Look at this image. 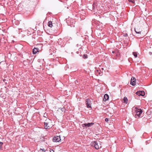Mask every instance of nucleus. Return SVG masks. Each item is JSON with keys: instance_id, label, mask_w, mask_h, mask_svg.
Segmentation results:
<instances>
[{"instance_id": "16", "label": "nucleus", "mask_w": 152, "mask_h": 152, "mask_svg": "<svg viewBox=\"0 0 152 152\" xmlns=\"http://www.w3.org/2000/svg\"><path fill=\"white\" fill-rule=\"evenodd\" d=\"M129 2H132L133 3H134L135 0H129Z\"/></svg>"}, {"instance_id": "9", "label": "nucleus", "mask_w": 152, "mask_h": 152, "mask_svg": "<svg viewBox=\"0 0 152 152\" xmlns=\"http://www.w3.org/2000/svg\"><path fill=\"white\" fill-rule=\"evenodd\" d=\"M109 96L107 94H105L103 100L104 101H106L109 99Z\"/></svg>"}, {"instance_id": "1", "label": "nucleus", "mask_w": 152, "mask_h": 152, "mask_svg": "<svg viewBox=\"0 0 152 152\" xmlns=\"http://www.w3.org/2000/svg\"><path fill=\"white\" fill-rule=\"evenodd\" d=\"M91 144L92 146L94 147L96 149L101 148L102 147L101 142L99 140L92 142Z\"/></svg>"}, {"instance_id": "2", "label": "nucleus", "mask_w": 152, "mask_h": 152, "mask_svg": "<svg viewBox=\"0 0 152 152\" xmlns=\"http://www.w3.org/2000/svg\"><path fill=\"white\" fill-rule=\"evenodd\" d=\"M133 109L135 111L136 113L135 115V118H139L140 117V115L142 112V110L134 107H133Z\"/></svg>"}, {"instance_id": "13", "label": "nucleus", "mask_w": 152, "mask_h": 152, "mask_svg": "<svg viewBox=\"0 0 152 152\" xmlns=\"http://www.w3.org/2000/svg\"><path fill=\"white\" fill-rule=\"evenodd\" d=\"M48 26L50 27H52L53 26L52 22L51 21H50L48 22Z\"/></svg>"}, {"instance_id": "19", "label": "nucleus", "mask_w": 152, "mask_h": 152, "mask_svg": "<svg viewBox=\"0 0 152 152\" xmlns=\"http://www.w3.org/2000/svg\"><path fill=\"white\" fill-rule=\"evenodd\" d=\"M3 144V143L0 142V146H1Z\"/></svg>"}, {"instance_id": "17", "label": "nucleus", "mask_w": 152, "mask_h": 152, "mask_svg": "<svg viewBox=\"0 0 152 152\" xmlns=\"http://www.w3.org/2000/svg\"><path fill=\"white\" fill-rule=\"evenodd\" d=\"M105 121L107 122V121H108L109 120H108V118H106L105 119Z\"/></svg>"}, {"instance_id": "8", "label": "nucleus", "mask_w": 152, "mask_h": 152, "mask_svg": "<svg viewBox=\"0 0 152 152\" xmlns=\"http://www.w3.org/2000/svg\"><path fill=\"white\" fill-rule=\"evenodd\" d=\"M136 94L137 95L139 96H143L145 95V93L143 91H138L136 93Z\"/></svg>"}, {"instance_id": "6", "label": "nucleus", "mask_w": 152, "mask_h": 152, "mask_svg": "<svg viewBox=\"0 0 152 152\" xmlns=\"http://www.w3.org/2000/svg\"><path fill=\"white\" fill-rule=\"evenodd\" d=\"M94 124V123H88V124H82V126L83 127H90L93 125Z\"/></svg>"}, {"instance_id": "11", "label": "nucleus", "mask_w": 152, "mask_h": 152, "mask_svg": "<svg viewBox=\"0 0 152 152\" xmlns=\"http://www.w3.org/2000/svg\"><path fill=\"white\" fill-rule=\"evenodd\" d=\"M48 124L47 123H44V127L45 129H48L50 128V126H48Z\"/></svg>"}, {"instance_id": "22", "label": "nucleus", "mask_w": 152, "mask_h": 152, "mask_svg": "<svg viewBox=\"0 0 152 152\" xmlns=\"http://www.w3.org/2000/svg\"><path fill=\"white\" fill-rule=\"evenodd\" d=\"M115 53V52H114V51H112V53Z\"/></svg>"}, {"instance_id": "21", "label": "nucleus", "mask_w": 152, "mask_h": 152, "mask_svg": "<svg viewBox=\"0 0 152 152\" xmlns=\"http://www.w3.org/2000/svg\"><path fill=\"white\" fill-rule=\"evenodd\" d=\"M41 150H42V151H43V152H45V149H44V148H43V149H40Z\"/></svg>"}, {"instance_id": "3", "label": "nucleus", "mask_w": 152, "mask_h": 152, "mask_svg": "<svg viewBox=\"0 0 152 152\" xmlns=\"http://www.w3.org/2000/svg\"><path fill=\"white\" fill-rule=\"evenodd\" d=\"M134 31L136 33L141 34L142 30L141 26L140 25H138L137 27L134 28Z\"/></svg>"}, {"instance_id": "7", "label": "nucleus", "mask_w": 152, "mask_h": 152, "mask_svg": "<svg viewBox=\"0 0 152 152\" xmlns=\"http://www.w3.org/2000/svg\"><path fill=\"white\" fill-rule=\"evenodd\" d=\"M135 78L134 77H132L130 82V84L133 86L135 85Z\"/></svg>"}, {"instance_id": "14", "label": "nucleus", "mask_w": 152, "mask_h": 152, "mask_svg": "<svg viewBox=\"0 0 152 152\" xmlns=\"http://www.w3.org/2000/svg\"><path fill=\"white\" fill-rule=\"evenodd\" d=\"M133 54L135 58H136L137 57V54L136 52H133Z\"/></svg>"}, {"instance_id": "18", "label": "nucleus", "mask_w": 152, "mask_h": 152, "mask_svg": "<svg viewBox=\"0 0 152 152\" xmlns=\"http://www.w3.org/2000/svg\"><path fill=\"white\" fill-rule=\"evenodd\" d=\"M124 36H125V37H127V36H128V34H127L126 33L125 34H124Z\"/></svg>"}, {"instance_id": "12", "label": "nucleus", "mask_w": 152, "mask_h": 152, "mask_svg": "<svg viewBox=\"0 0 152 152\" xmlns=\"http://www.w3.org/2000/svg\"><path fill=\"white\" fill-rule=\"evenodd\" d=\"M122 101H123L126 104H127L128 102V99L126 97H124L123 99V100Z\"/></svg>"}, {"instance_id": "15", "label": "nucleus", "mask_w": 152, "mask_h": 152, "mask_svg": "<svg viewBox=\"0 0 152 152\" xmlns=\"http://www.w3.org/2000/svg\"><path fill=\"white\" fill-rule=\"evenodd\" d=\"M87 55L86 54H84L83 56V57L84 58H87Z\"/></svg>"}, {"instance_id": "20", "label": "nucleus", "mask_w": 152, "mask_h": 152, "mask_svg": "<svg viewBox=\"0 0 152 152\" xmlns=\"http://www.w3.org/2000/svg\"><path fill=\"white\" fill-rule=\"evenodd\" d=\"M50 152H54V151L53 150H50Z\"/></svg>"}, {"instance_id": "5", "label": "nucleus", "mask_w": 152, "mask_h": 152, "mask_svg": "<svg viewBox=\"0 0 152 152\" xmlns=\"http://www.w3.org/2000/svg\"><path fill=\"white\" fill-rule=\"evenodd\" d=\"M61 140V137L60 136H54L53 139V141L54 142H59Z\"/></svg>"}, {"instance_id": "4", "label": "nucleus", "mask_w": 152, "mask_h": 152, "mask_svg": "<svg viewBox=\"0 0 152 152\" xmlns=\"http://www.w3.org/2000/svg\"><path fill=\"white\" fill-rule=\"evenodd\" d=\"M86 102L87 107L88 108H91V100L89 99H87L86 100Z\"/></svg>"}, {"instance_id": "10", "label": "nucleus", "mask_w": 152, "mask_h": 152, "mask_svg": "<svg viewBox=\"0 0 152 152\" xmlns=\"http://www.w3.org/2000/svg\"><path fill=\"white\" fill-rule=\"evenodd\" d=\"M39 49L38 48H34L33 50V53L34 54H36L38 52Z\"/></svg>"}]
</instances>
